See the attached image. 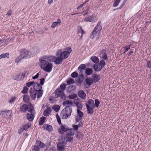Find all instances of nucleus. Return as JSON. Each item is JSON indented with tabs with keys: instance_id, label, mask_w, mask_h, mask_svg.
Listing matches in <instances>:
<instances>
[{
	"instance_id": "21",
	"label": "nucleus",
	"mask_w": 151,
	"mask_h": 151,
	"mask_svg": "<svg viewBox=\"0 0 151 151\" xmlns=\"http://www.w3.org/2000/svg\"><path fill=\"white\" fill-rule=\"evenodd\" d=\"M93 69L96 72L100 71L102 69V68L97 63L95 64L93 66Z\"/></svg>"
},
{
	"instance_id": "55",
	"label": "nucleus",
	"mask_w": 151,
	"mask_h": 151,
	"mask_svg": "<svg viewBox=\"0 0 151 151\" xmlns=\"http://www.w3.org/2000/svg\"><path fill=\"white\" fill-rule=\"evenodd\" d=\"M1 55L2 58H7V57L9 56V53L6 52L5 53L2 54Z\"/></svg>"
},
{
	"instance_id": "62",
	"label": "nucleus",
	"mask_w": 151,
	"mask_h": 151,
	"mask_svg": "<svg viewBox=\"0 0 151 151\" xmlns=\"http://www.w3.org/2000/svg\"><path fill=\"white\" fill-rule=\"evenodd\" d=\"M73 128L72 129L76 130L78 129V126L77 125H75L73 126Z\"/></svg>"
},
{
	"instance_id": "28",
	"label": "nucleus",
	"mask_w": 151,
	"mask_h": 151,
	"mask_svg": "<svg viewBox=\"0 0 151 151\" xmlns=\"http://www.w3.org/2000/svg\"><path fill=\"white\" fill-rule=\"evenodd\" d=\"M60 128L61 130L64 132H66L67 130L70 129H69L67 126L63 124L60 126Z\"/></svg>"
},
{
	"instance_id": "38",
	"label": "nucleus",
	"mask_w": 151,
	"mask_h": 151,
	"mask_svg": "<svg viewBox=\"0 0 151 151\" xmlns=\"http://www.w3.org/2000/svg\"><path fill=\"white\" fill-rule=\"evenodd\" d=\"M46 119V117L44 116H42V117H40V120L39 122V124L40 125H42L44 123Z\"/></svg>"
},
{
	"instance_id": "7",
	"label": "nucleus",
	"mask_w": 151,
	"mask_h": 151,
	"mask_svg": "<svg viewBox=\"0 0 151 151\" xmlns=\"http://www.w3.org/2000/svg\"><path fill=\"white\" fill-rule=\"evenodd\" d=\"M55 97L56 98L60 97L61 99L64 100L66 99V96L64 92L58 88L55 91Z\"/></svg>"
},
{
	"instance_id": "26",
	"label": "nucleus",
	"mask_w": 151,
	"mask_h": 151,
	"mask_svg": "<svg viewBox=\"0 0 151 151\" xmlns=\"http://www.w3.org/2000/svg\"><path fill=\"white\" fill-rule=\"evenodd\" d=\"M84 78V77L83 75H80L76 80V81L77 83L80 84L83 82Z\"/></svg>"
},
{
	"instance_id": "54",
	"label": "nucleus",
	"mask_w": 151,
	"mask_h": 151,
	"mask_svg": "<svg viewBox=\"0 0 151 151\" xmlns=\"http://www.w3.org/2000/svg\"><path fill=\"white\" fill-rule=\"evenodd\" d=\"M66 138L67 139V141L68 142H73V137H66Z\"/></svg>"
},
{
	"instance_id": "30",
	"label": "nucleus",
	"mask_w": 151,
	"mask_h": 151,
	"mask_svg": "<svg viewBox=\"0 0 151 151\" xmlns=\"http://www.w3.org/2000/svg\"><path fill=\"white\" fill-rule=\"evenodd\" d=\"M61 22V20L59 19L57 20V21L54 22L53 23L51 26L52 28H54L58 24L60 23Z\"/></svg>"
},
{
	"instance_id": "32",
	"label": "nucleus",
	"mask_w": 151,
	"mask_h": 151,
	"mask_svg": "<svg viewBox=\"0 0 151 151\" xmlns=\"http://www.w3.org/2000/svg\"><path fill=\"white\" fill-rule=\"evenodd\" d=\"M23 101L25 102L29 103L30 101L29 96L27 95H25L23 97Z\"/></svg>"
},
{
	"instance_id": "50",
	"label": "nucleus",
	"mask_w": 151,
	"mask_h": 151,
	"mask_svg": "<svg viewBox=\"0 0 151 151\" xmlns=\"http://www.w3.org/2000/svg\"><path fill=\"white\" fill-rule=\"evenodd\" d=\"M28 90V88L26 86H24V87L23 90L21 91V93H22L25 94L27 92Z\"/></svg>"
},
{
	"instance_id": "23",
	"label": "nucleus",
	"mask_w": 151,
	"mask_h": 151,
	"mask_svg": "<svg viewBox=\"0 0 151 151\" xmlns=\"http://www.w3.org/2000/svg\"><path fill=\"white\" fill-rule=\"evenodd\" d=\"M52 110L50 107H48L43 112V115L45 116H47L51 113Z\"/></svg>"
},
{
	"instance_id": "4",
	"label": "nucleus",
	"mask_w": 151,
	"mask_h": 151,
	"mask_svg": "<svg viewBox=\"0 0 151 151\" xmlns=\"http://www.w3.org/2000/svg\"><path fill=\"white\" fill-rule=\"evenodd\" d=\"M102 29L101 23V22H99L91 34L90 38L93 39L97 34H98L101 32Z\"/></svg>"
},
{
	"instance_id": "58",
	"label": "nucleus",
	"mask_w": 151,
	"mask_h": 151,
	"mask_svg": "<svg viewBox=\"0 0 151 151\" xmlns=\"http://www.w3.org/2000/svg\"><path fill=\"white\" fill-rule=\"evenodd\" d=\"M33 150L35 151H39L40 150L39 147L38 146L35 145L34 147Z\"/></svg>"
},
{
	"instance_id": "8",
	"label": "nucleus",
	"mask_w": 151,
	"mask_h": 151,
	"mask_svg": "<svg viewBox=\"0 0 151 151\" xmlns=\"http://www.w3.org/2000/svg\"><path fill=\"white\" fill-rule=\"evenodd\" d=\"M12 112L10 110H5L1 111L0 113V115L3 118L9 117L11 116Z\"/></svg>"
},
{
	"instance_id": "43",
	"label": "nucleus",
	"mask_w": 151,
	"mask_h": 151,
	"mask_svg": "<svg viewBox=\"0 0 151 151\" xmlns=\"http://www.w3.org/2000/svg\"><path fill=\"white\" fill-rule=\"evenodd\" d=\"M100 103V102L99 100L98 99H95V100L94 107L98 108Z\"/></svg>"
},
{
	"instance_id": "35",
	"label": "nucleus",
	"mask_w": 151,
	"mask_h": 151,
	"mask_svg": "<svg viewBox=\"0 0 151 151\" xmlns=\"http://www.w3.org/2000/svg\"><path fill=\"white\" fill-rule=\"evenodd\" d=\"M87 9L85 11H83L82 13H83V15L85 16L87 14H89L91 12L89 10L90 7L88 6H87L86 7Z\"/></svg>"
},
{
	"instance_id": "57",
	"label": "nucleus",
	"mask_w": 151,
	"mask_h": 151,
	"mask_svg": "<svg viewBox=\"0 0 151 151\" xmlns=\"http://www.w3.org/2000/svg\"><path fill=\"white\" fill-rule=\"evenodd\" d=\"M102 58L104 60H106L108 59L107 56L105 52L104 53V55L102 56Z\"/></svg>"
},
{
	"instance_id": "56",
	"label": "nucleus",
	"mask_w": 151,
	"mask_h": 151,
	"mask_svg": "<svg viewBox=\"0 0 151 151\" xmlns=\"http://www.w3.org/2000/svg\"><path fill=\"white\" fill-rule=\"evenodd\" d=\"M40 84L41 85H43L45 83V79L44 78H42L40 79Z\"/></svg>"
},
{
	"instance_id": "3",
	"label": "nucleus",
	"mask_w": 151,
	"mask_h": 151,
	"mask_svg": "<svg viewBox=\"0 0 151 151\" xmlns=\"http://www.w3.org/2000/svg\"><path fill=\"white\" fill-rule=\"evenodd\" d=\"M72 107L70 106H68L61 112L60 115L62 116L63 119H67L69 117L72 112Z\"/></svg>"
},
{
	"instance_id": "51",
	"label": "nucleus",
	"mask_w": 151,
	"mask_h": 151,
	"mask_svg": "<svg viewBox=\"0 0 151 151\" xmlns=\"http://www.w3.org/2000/svg\"><path fill=\"white\" fill-rule=\"evenodd\" d=\"M34 81H31L27 83L26 84V85L27 87H29L32 85H34L35 83Z\"/></svg>"
},
{
	"instance_id": "2",
	"label": "nucleus",
	"mask_w": 151,
	"mask_h": 151,
	"mask_svg": "<svg viewBox=\"0 0 151 151\" xmlns=\"http://www.w3.org/2000/svg\"><path fill=\"white\" fill-rule=\"evenodd\" d=\"M40 62V66L41 69L46 72H50L53 67L52 64L48 61L43 60L42 59L39 60Z\"/></svg>"
},
{
	"instance_id": "37",
	"label": "nucleus",
	"mask_w": 151,
	"mask_h": 151,
	"mask_svg": "<svg viewBox=\"0 0 151 151\" xmlns=\"http://www.w3.org/2000/svg\"><path fill=\"white\" fill-rule=\"evenodd\" d=\"M30 126L31 125H30L29 124H26L23 125L22 127L24 130L27 131L28 129L29 128Z\"/></svg>"
},
{
	"instance_id": "1",
	"label": "nucleus",
	"mask_w": 151,
	"mask_h": 151,
	"mask_svg": "<svg viewBox=\"0 0 151 151\" xmlns=\"http://www.w3.org/2000/svg\"><path fill=\"white\" fill-rule=\"evenodd\" d=\"M20 55L15 60V63H18L23 59L27 58L32 56L29 54V52L26 49L22 48L19 50Z\"/></svg>"
},
{
	"instance_id": "64",
	"label": "nucleus",
	"mask_w": 151,
	"mask_h": 151,
	"mask_svg": "<svg viewBox=\"0 0 151 151\" xmlns=\"http://www.w3.org/2000/svg\"><path fill=\"white\" fill-rule=\"evenodd\" d=\"M124 49L125 52H127L128 50L130 49V48H129V47H128L127 46H126L124 47Z\"/></svg>"
},
{
	"instance_id": "10",
	"label": "nucleus",
	"mask_w": 151,
	"mask_h": 151,
	"mask_svg": "<svg viewBox=\"0 0 151 151\" xmlns=\"http://www.w3.org/2000/svg\"><path fill=\"white\" fill-rule=\"evenodd\" d=\"M30 93V96L31 98L33 100L35 99L37 93V91H36L31 88L29 91Z\"/></svg>"
},
{
	"instance_id": "22",
	"label": "nucleus",
	"mask_w": 151,
	"mask_h": 151,
	"mask_svg": "<svg viewBox=\"0 0 151 151\" xmlns=\"http://www.w3.org/2000/svg\"><path fill=\"white\" fill-rule=\"evenodd\" d=\"M87 105L90 107H94V103L93 101L91 99H88L87 101V103L86 104V107Z\"/></svg>"
},
{
	"instance_id": "46",
	"label": "nucleus",
	"mask_w": 151,
	"mask_h": 151,
	"mask_svg": "<svg viewBox=\"0 0 151 151\" xmlns=\"http://www.w3.org/2000/svg\"><path fill=\"white\" fill-rule=\"evenodd\" d=\"M120 1V0H114V2L113 5V6L114 7H116L117 6Z\"/></svg>"
},
{
	"instance_id": "61",
	"label": "nucleus",
	"mask_w": 151,
	"mask_h": 151,
	"mask_svg": "<svg viewBox=\"0 0 151 151\" xmlns=\"http://www.w3.org/2000/svg\"><path fill=\"white\" fill-rule=\"evenodd\" d=\"M24 131L22 127H21L18 130V132L19 134H21L23 131Z\"/></svg>"
},
{
	"instance_id": "9",
	"label": "nucleus",
	"mask_w": 151,
	"mask_h": 151,
	"mask_svg": "<svg viewBox=\"0 0 151 151\" xmlns=\"http://www.w3.org/2000/svg\"><path fill=\"white\" fill-rule=\"evenodd\" d=\"M85 82L83 83L84 87L86 88H88L90 87V86L94 82L93 79L90 78H87L85 79Z\"/></svg>"
},
{
	"instance_id": "48",
	"label": "nucleus",
	"mask_w": 151,
	"mask_h": 151,
	"mask_svg": "<svg viewBox=\"0 0 151 151\" xmlns=\"http://www.w3.org/2000/svg\"><path fill=\"white\" fill-rule=\"evenodd\" d=\"M71 76L73 78H75L78 76V74L75 71L72 73Z\"/></svg>"
},
{
	"instance_id": "47",
	"label": "nucleus",
	"mask_w": 151,
	"mask_h": 151,
	"mask_svg": "<svg viewBox=\"0 0 151 151\" xmlns=\"http://www.w3.org/2000/svg\"><path fill=\"white\" fill-rule=\"evenodd\" d=\"M16 99V97H13L9 100V103L12 104H14Z\"/></svg>"
},
{
	"instance_id": "17",
	"label": "nucleus",
	"mask_w": 151,
	"mask_h": 151,
	"mask_svg": "<svg viewBox=\"0 0 151 151\" xmlns=\"http://www.w3.org/2000/svg\"><path fill=\"white\" fill-rule=\"evenodd\" d=\"M35 113H31V114L27 113V119L29 121L31 122L32 121L34 118V115Z\"/></svg>"
},
{
	"instance_id": "39",
	"label": "nucleus",
	"mask_w": 151,
	"mask_h": 151,
	"mask_svg": "<svg viewBox=\"0 0 151 151\" xmlns=\"http://www.w3.org/2000/svg\"><path fill=\"white\" fill-rule=\"evenodd\" d=\"M75 81L72 78H69L67 81L66 83L68 85L74 83Z\"/></svg>"
},
{
	"instance_id": "34",
	"label": "nucleus",
	"mask_w": 151,
	"mask_h": 151,
	"mask_svg": "<svg viewBox=\"0 0 151 151\" xmlns=\"http://www.w3.org/2000/svg\"><path fill=\"white\" fill-rule=\"evenodd\" d=\"M52 108L54 111L58 112L60 110V107L58 105H55L53 106Z\"/></svg>"
},
{
	"instance_id": "25",
	"label": "nucleus",
	"mask_w": 151,
	"mask_h": 151,
	"mask_svg": "<svg viewBox=\"0 0 151 151\" xmlns=\"http://www.w3.org/2000/svg\"><path fill=\"white\" fill-rule=\"evenodd\" d=\"M56 59L55 60V64L59 65L62 63L63 59L60 57H58V58L56 57Z\"/></svg>"
},
{
	"instance_id": "42",
	"label": "nucleus",
	"mask_w": 151,
	"mask_h": 151,
	"mask_svg": "<svg viewBox=\"0 0 151 151\" xmlns=\"http://www.w3.org/2000/svg\"><path fill=\"white\" fill-rule=\"evenodd\" d=\"M86 66L85 64H81L78 68V69L79 70H84L86 69Z\"/></svg>"
},
{
	"instance_id": "40",
	"label": "nucleus",
	"mask_w": 151,
	"mask_h": 151,
	"mask_svg": "<svg viewBox=\"0 0 151 151\" xmlns=\"http://www.w3.org/2000/svg\"><path fill=\"white\" fill-rule=\"evenodd\" d=\"M98 64L102 68L106 64L105 61L104 60H102L100 61Z\"/></svg>"
},
{
	"instance_id": "20",
	"label": "nucleus",
	"mask_w": 151,
	"mask_h": 151,
	"mask_svg": "<svg viewBox=\"0 0 151 151\" xmlns=\"http://www.w3.org/2000/svg\"><path fill=\"white\" fill-rule=\"evenodd\" d=\"M43 128L47 130L49 132H51L52 131V126L49 124H44L43 126Z\"/></svg>"
},
{
	"instance_id": "41",
	"label": "nucleus",
	"mask_w": 151,
	"mask_h": 151,
	"mask_svg": "<svg viewBox=\"0 0 151 151\" xmlns=\"http://www.w3.org/2000/svg\"><path fill=\"white\" fill-rule=\"evenodd\" d=\"M66 84L65 83H62L61 84L60 86V88L61 89V90L63 91H64L65 90L66 88Z\"/></svg>"
},
{
	"instance_id": "18",
	"label": "nucleus",
	"mask_w": 151,
	"mask_h": 151,
	"mask_svg": "<svg viewBox=\"0 0 151 151\" xmlns=\"http://www.w3.org/2000/svg\"><path fill=\"white\" fill-rule=\"evenodd\" d=\"M28 105V107L27 111L30 112L31 114V113H35L34 108L32 104L31 103H30Z\"/></svg>"
},
{
	"instance_id": "27",
	"label": "nucleus",
	"mask_w": 151,
	"mask_h": 151,
	"mask_svg": "<svg viewBox=\"0 0 151 151\" xmlns=\"http://www.w3.org/2000/svg\"><path fill=\"white\" fill-rule=\"evenodd\" d=\"M91 60L95 64L99 62V59L98 57L96 56H93L90 58Z\"/></svg>"
},
{
	"instance_id": "29",
	"label": "nucleus",
	"mask_w": 151,
	"mask_h": 151,
	"mask_svg": "<svg viewBox=\"0 0 151 151\" xmlns=\"http://www.w3.org/2000/svg\"><path fill=\"white\" fill-rule=\"evenodd\" d=\"M56 57L50 56L48 57L47 58H45V59H47L51 62L55 63V61L56 59Z\"/></svg>"
},
{
	"instance_id": "31",
	"label": "nucleus",
	"mask_w": 151,
	"mask_h": 151,
	"mask_svg": "<svg viewBox=\"0 0 151 151\" xmlns=\"http://www.w3.org/2000/svg\"><path fill=\"white\" fill-rule=\"evenodd\" d=\"M73 104V102L70 100H66L63 103V105L64 106H66L68 105L72 106Z\"/></svg>"
},
{
	"instance_id": "16",
	"label": "nucleus",
	"mask_w": 151,
	"mask_h": 151,
	"mask_svg": "<svg viewBox=\"0 0 151 151\" xmlns=\"http://www.w3.org/2000/svg\"><path fill=\"white\" fill-rule=\"evenodd\" d=\"M92 77L93 81L95 83L98 82L100 79V76L97 75L96 73H94Z\"/></svg>"
},
{
	"instance_id": "13",
	"label": "nucleus",
	"mask_w": 151,
	"mask_h": 151,
	"mask_svg": "<svg viewBox=\"0 0 151 151\" xmlns=\"http://www.w3.org/2000/svg\"><path fill=\"white\" fill-rule=\"evenodd\" d=\"M28 105L26 104L22 105L20 107H19V111L21 112L25 113L28 109Z\"/></svg>"
},
{
	"instance_id": "44",
	"label": "nucleus",
	"mask_w": 151,
	"mask_h": 151,
	"mask_svg": "<svg viewBox=\"0 0 151 151\" xmlns=\"http://www.w3.org/2000/svg\"><path fill=\"white\" fill-rule=\"evenodd\" d=\"M77 97V96L76 94L73 93L69 95L68 96V97L69 99H73L75 98H76Z\"/></svg>"
},
{
	"instance_id": "33",
	"label": "nucleus",
	"mask_w": 151,
	"mask_h": 151,
	"mask_svg": "<svg viewBox=\"0 0 151 151\" xmlns=\"http://www.w3.org/2000/svg\"><path fill=\"white\" fill-rule=\"evenodd\" d=\"M36 143L39 147L43 148L45 147V144L40 140H36Z\"/></svg>"
},
{
	"instance_id": "45",
	"label": "nucleus",
	"mask_w": 151,
	"mask_h": 151,
	"mask_svg": "<svg viewBox=\"0 0 151 151\" xmlns=\"http://www.w3.org/2000/svg\"><path fill=\"white\" fill-rule=\"evenodd\" d=\"M71 129L67 130V131H68L69 132H67V135L68 136L74 135V134L72 132V129Z\"/></svg>"
},
{
	"instance_id": "6",
	"label": "nucleus",
	"mask_w": 151,
	"mask_h": 151,
	"mask_svg": "<svg viewBox=\"0 0 151 151\" xmlns=\"http://www.w3.org/2000/svg\"><path fill=\"white\" fill-rule=\"evenodd\" d=\"M66 49V51H64L60 54V57L63 60L67 58L72 51L71 47H67Z\"/></svg>"
},
{
	"instance_id": "60",
	"label": "nucleus",
	"mask_w": 151,
	"mask_h": 151,
	"mask_svg": "<svg viewBox=\"0 0 151 151\" xmlns=\"http://www.w3.org/2000/svg\"><path fill=\"white\" fill-rule=\"evenodd\" d=\"M22 73H24V77L25 76H27L29 73V70H24V72Z\"/></svg>"
},
{
	"instance_id": "63",
	"label": "nucleus",
	"mask_w": 151,
	"mask_h": 151,
	"mask_svg": "<svg viewBox=\"0 0 151 151\" xmlns=\"http://www.w3.org/2000/svg\"><path fill=\"white\" fill-rule=\"evenodd\" d=\"M39 76V73H37L36 75L34 76H33L32 77V78L33 79H35L38 78Z\"/></svg>"
},
{
	"instance_id": "49",
	"label": "nucleus",
	"mask_w": 151,
	"mask_h": 151,
	"mask_svg": "<svg viewBox=\"0 0 151 151\" xmlns=\"http://www.w3.org/2000/svg\"><path fill=\"white\" fill-rule=\"evenodd\" d=\"M81 110H77V113L78 114V116L82 117L83 116V113L80 111Z\"/></svg>"
},
{
	"instance_id": "36",
	"label": "nucleus",
	"mask_w": 151,
	"mask_h": 151,
	"mask_svg": "<svg viewBox=\"0 0 151 151\" xmlns=\"http://www.w3.org/2000/svg\"><path fill=\"white\" fill-rule=\"evenodd\" d=\"M93 70L91 68H87L85 69V73L87 75H89L93 73Z\"/></svg>"
},
{
	"instance_id": "59",
	"label": "nucleus",
	"mask_w": 151,
	"mask_h": 151,
	"mask_svg": "<svg viewBox=\"0 0 151 151\" xmlns=\"http://www.w3.org/2000/svg\"><path fill=\"white\" fill-rule=\"evenodd\" d=\"M88 1H85V2L83 3L82 4H81L80 5H79V6H78L77 7V9H79V8H81V7H82L86 3V2H88Z\"/></svg>"
},
{
	"instance_id": "5",
	"label": "nucleus",
	"mask_w": 151,
	"mask_h": 151,
	"mask_svg": "<svg viewBox=\"0 0 151 151\" xmlns=\"http://www.w3.org/2000/svg\"><path fill=\"white\" fill-rule=\"evenodd\" d=\"M42 86L38 82H35L33 85V89L37 91V98L39 99L41 98L43 95V91L42 90Z\"/></svg>"
},
{
	"instance_id": "53",
	"label": "nucleus",
	"mask_w": 151,
	"mask_h": 151,
	"mask_svg": "<svg viewBox=\"0 0 151 151\" xmlns=\"http://www.w3.org/2000/svg\"><path fill=\"white\" fill-rule=\"evenodd\" d=\"M82 117H80L78 116H76L75 119L76 122H80L81 120L82 119Z\"/></svg>"
},
{
	"instance_id": "24",
	"label": "nucleus",
	"mask_w": 151,
	"mask_h": 151,
	"mask_svg": "<svg viewBox=\"0 0 151 151\" xmlns=\"http://www.w3.org/2000/svg\"><path fill=\"white\" fill-rule=\"evenodd\" d=\"M86 108L87 110V113L90 114H93V109L95 107L89 106L88 105H87Z\"/></svg>"
},
{
	"instance_id": "19",
	"label": "nucleus",
	"mask_w": 151,
	"mask_h": 151,
	"mask_svg": "<svg viewBox=\"0 0 151 151\" xmlns=\"http://www.w3.org/2000/svg\"><path fill=\"white\" fill-rule=\"evenodd\" d=\"M93 14L92 16L86 18L84 19V21L85 22H95L96 21V20L95 19L93 18Z\"/></svg>"
},
{
	"instance_id": "52",
	"label": "nucleus",
	"mask_w": 151,
	"mask_h": 151,
	"mask_svg": "<svg viewBox=\"0 0 151 151\" xmlns=\"http://www.w3.org/2000/svg\"><path fill=\"white\" fill-rule=\"evenodd\" d=\"M146 65L148 68L151 69V60L147 61Z\"/></svg>"
},
{
	"instance_id": "12",
	"label": "nucleus",
	"mask_w": 151,
	"mask_h": 151,
	"mask_svg": "<svg viewBox=\"0 0 151 151\" xmlns=\"http://www.w3.org/2000/svg\"><path fill=\"white\" fill-rule=\"evenodd\" d=\"M74 104L77 107V110H82L83 108V105L81 101H79L75 99L74 101Z\"/></svg>"
},
{
	"instance_id": "15",
	"label": "nucleus",
	"mask_w": 151,
	"mask_h": 151,
	"mask_svg": "<svg viewBox=\"0 0 151 151\" xmlns=\"http://www.w3.org/2000/svg\"><path fill=\"white\" fill-rule=\"evenodd\" d=\"M78 96L83 99L86 98V94L84 91L82 90H80L78 93Z\"/></svg>"
},
{
	"instance_id": "11",
	"label": "nucleus",
	"mask_w": 151,
	"mask_h": 151,
	"mask_svg": "<svg viewBox=\"0 0 151 151\" xmlns=\"http://www.w3.org/2000/svg\"><path fill=\"white\" fill-rule=\"evenodd\" d=\"M64 143L63 142H59L57 145V150L59 151H64L65 150Z\"/></svg>"
},
{
	"instance_id": "14",
	"label": "nucleus",
	"mask_w": 151,
	"mask_h": 151,
	"mask_svg": "<svg viewBox=\"0 0 151 151\" xmlns=\"http://www.w3.org/2000/svg\"><path fill=\"white\" fill-rule=\"evenodd\" d=\"M24 73H20L19 75L15 76L14 78V79L17 81L22 80L24 78Z\"/></svg>"
}]
</instances>
